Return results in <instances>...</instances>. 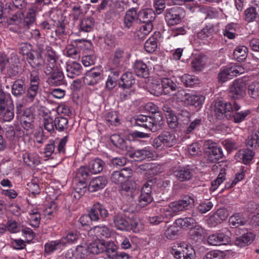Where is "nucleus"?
<instances>
[{"label":"nucleus","instance_id":"1","mask_svg":"<svg viewBox=\"0 0 259 259\" xmlns=\"http://www.w3.org/2000/svg\"><path fill=\"white\" fill-rule=\"evenodd\" d=\"M47 75L51 74L48 79V82L51 85H60L65 83L64 76L62 70L56 64V54L54 52L47 55V63L44 69Z\"/></svg>","mask_w":259,"mask_h":259},{"label":"nucleus","instance_id":"2","mask_svg":"<svg viewBox=\"0 0 259 259\" xmlns=\"http://www.w3.org/2000/svg\"><path fill=\"white\" fill-rule=\"evenodd\" d=\"M194 199L190 196L184 197L182 199L170 202L168 205L161 208V212L165 217L170 218L180 211L188 209L194 205Z\"/></svg>","mask_w":259,"mask_h":259},{"label":"nucleus","instance_id":"3","mask_svg":"<svg viewBox=\"0 0 259 259\" xmlns=\"http://www.w3.org/2000/svg\"><path fill=\"white\" fill-rule=\"evenodd\" d=\"M178 139L176 136L169 132H164L155 138L153 142V147L159 150H165L176 145Z\"/></svg>","mask_w":259,"mask_h":259},{"label":"nucleus","instance_id":"4","mask_svg":"<svg viewBox=\"0 0 259 259\" xmlns=\"http://www.w3.org/2000/svg\"><path fill=\"white\" fill-rule=\"evenodd\" d=\"M158 116L160 119H155V117H149L143 115H140L133 119L134 124L136 126L142 127L145 129H148L152 132H155L157 130V126L160 124V121L162 117L160 114L156 115Z\"/></svg>","mask_w":259,"mask_h":259},{"label":"nucleus","instance_id":"5","mask_svg":"<svg viewBox=\"0 0 259 259\" xmlns=\"http://www.w3.org/2000/svg\"><path fill=\"white\" fill-rule=\"evenodd\" d=\"M170 252L176 259H192L194 254L192 247L184 243L175 244Z\"/></svg>","mask_w":259,"mask_h":259},{"label":"nucleus","instance_id":"6","mask_svg":"<svg viewBox=\"0 0 259 259\" xmlns=\"http://www.w3.org/2000/svg\"><path fill=\"white\" fill-rule=\"evenodd\" d=\"M204 149L207 154V160L210 162H215L223 157V153L221 147L211 140L205 142Z\"/></svg>","mask_w":259,"mask_h":259},{"label":"nucleus","instance_id":"7","mask_svg":"<svg viewBox=\"0 0 259 259\" xmlns=\"http://www.w3.org/2000/svg\"><path fill=\"white\" fill-rule=\"evenodd\" d=\"M244 68L239 65H233L227 67L220 71L218 75L220 82H225L232 79L234 76L241 74L244 72Z\"/></svg>","mask_w":259,"mask_h":259},{"label":"nucleus","instance_id":"8","mask_svg":"<svg viewBox=\"0 0 259 259\" xmlns=\"http://www.w3.org/2000/svg\"><path fill=\"white\" fill-rule=\"evenodd\" d=\"M183 16V9L180 7H175L166 10L165 19L168 25H175L181 22Z\"/></svg>","mask_w":259,"mask_h":259},{"label":"nucleus","instance_id":"9","mask_svg":"<svg viewBox=\"0 0 259 259\" xmlns=\"http://www.w3.org/2000/svg\"><path fill=\"white\" fill-rule=\"evenodd\" d=\"M246 86L242 79L234 81L230 87V96L234 99H240L246 95Z\"/></svg>","mask_w":259,"mask_h":259},{"label":"nucleus","instance_id":"10","mask_svg":"<svg viewBox=\"0 0 259 259\" xmlns=\"http://www.w3.org/2000/svg\"><path fill=\"white\" fill-rule=\"evenodd\" d=\"M53 52V51H48L46 55V61L42 57L41 54L36 51H32L31 54L29 55V57H27V61L30 66L33 68L37 69H41L45 68L46 67V63H47V55L49 53Z\"/></svg>","mask_w":259,"mask_h":259},{"label":"nucleus","instance_id":"11","mask_svg":"<svg viewBox=\"0 0 259 259\" xmlns=\"http://www.w3.org/2000/svg\"><path fill=\"white\" fill-rule=\"evenodd\" d=\"M131 149L132 148L130 149V151H126L125 152H126L130 157L135 161H141L144 159L150 160L153 159L156 156L154 152L147 148L136 150L134 151H132Z\"/></svg>","mask_w":259,"mask_h":259},{"label":"nucleus","instance_id":"12","mask_svg":"<svg viewBox=\"0 0 259 259\" xmlns=\"http://www.w3.org/2000/svg\"><path fill=\"white\" fill-rule=\"evenodd\" d=\"M132 175V169L126 167L119 171H113L111 176V180L116 184L120 185L126 179L131 178Z\"/></svg>","mask_w":259,"mask_h":259},{"label":"nucleus","instance_id":"13","mask_svg":"<svg viewBox=\"0 0 259 259\" xmlns=\"http://www.w3.org/2000/svg\"><path fill=\"white\" fill-rule=\"evenodd\" d=\"M230 241V238L222 232L211 234L207 238L208 244L213 246L226 245Z\"/></svg>","mask_w":259,"mask_h":259},{"label":"nucleus","instance_id":"14","mask_svg":"<svg viewBox=\"0 0 259 259\" xmlns=\"http://www.w3.org/2000/svg\"><path fill=\"white\" fill-rule=\"evenodd\" d=\"M87 253L84 247L78 245L75 248L68 249L65 253L66 259H84Z\"/></svg>","mask_w":259,"mask_h":259},{"label":"nucleus","instance_id":"15","mask_svg":"<svg viewBox=\"0 0 259 259\" xmlns=\"http://www.w3.org/2000/svg\"><path fill=\"white\" fill-rule=\"evenodd\" d=\"M87 253L85 257L90 254H97L102 253L105 250L104 241L98 240L90 243L87 246H84Z\"/></svg>","mask_w":259,"mask_h":259},{"label":"nucleus","instance_id":"16","mask_svg":"<svg viewBox=\"0 0 259 259\" xmlns=\"http://www.w3.org/2000/svg\"><path fill=\"white\" fill-rule=\"evenodd\" d=\"M233 110V106L229 102L220 101L214 107V113L217 118L221 119L225 116V113Z\"/></svg>","mask_w":259,"mask_h":259},{"label":"nucleus","instance_id":"17","mask_svg":"<svg viewBox=\"0 0 259 259\" xmlns=\"http://www.w3.org/2000/svg\"><path fill=\"white\" fill-rule=\"evenodd\" d=\"M65 68L67 75L69 78H74L81 74V66L75 61H67L66 63Z\"/></svg>","mask_w":259,"mask_h":259},{"label":"nucleus","instance_id":"18","mask_svg":"<svg viewBox=\"0 0 259 259\" xmlns=\"http://www.w3.org/2000/svg\"><path fill=\"white\" fill-rule=\"evenodd\" d=\"M173 174L180 181H188L193 177L192 170L187 167H179L175 168Z\"/></svg>","mask_w":259,"mask_h":259},{"label":"nucleus","instance_id":"19","mask_svg":"<svg viewBox=\"0 0 259 259\" xmlns=\"http://www.w3.org/2000/svg\"><path fill=\"white\" fill-rule=\"evenodd\" d=\"M138 20L137 10L131 8L127 10L125 14L123 19V26L124 28L128 29Z\"/></svg>","mask_w":259,"mask_h":259},{"label":"nucleus","instance_id":"20","mask_svg":"<svg viewBox=\"0 0 259 259\" xmlns=\"http://www.w3.org/2000/svg\"><path fill=\"white\" fill-rule=\"evenodd\" d=\"M34 118L32 111L30 108L25 109L21 115V124L26 130H29L32 127V122Z\"/></svg>","mask_w":259,"mask_h":259},{"label":"nucleus","instance_id":"21","mask_svg":"<svg viewBox=\"0 0 259 259\" xmlns=\"http://www.w3.org/2000/svg\"><path fill=\"white\" fill-rule=\"evenodd\" d=\"M107 184V179L104 177H98L93 179L88 187L91 192L97 191L104 188Z\"/></svg>","mask_w":259,"mask_h":259},{"label":"nucleus","instance_id":"22","mask_svg":"<svg viewBox=\"0 0 259 259\" xmlns=\"http://www.w3.org/2000/svg\"><path fill=\"white\" fill-rule=\"evenodd\" d=\"M138 20L144 23H152L155 19V14L154 11L149 9H143L137 13Z\"/></svg>","mask_w":259,"mask_h":259},{"label":"nucleus","instance_id":"23","mask_svg":"<svg viewBox=\"0 0 259 259\" xmlns=\"http://www.w3.org/2000/svg\"><path fill=\"white\" fill-rule=\"evenodd\" d=\"M110 140L115 146L123 151H130L131 148V146L129 145L130 142L125 141L118 135L115 134L112 135Z\"/></svg>","mask_w":259,"mask_h":259},{"label":"nucleus","instance_id":"24","mask_svg":"<svg viewBox=\"0 0 259 259\" xmlns=\"http://www.w3.org/2000/svg\"><path fill=\"white\" fill-rule=\"evenodd\" d=\"M133 67L134 71L137 76L145 78L148 77L149 69L147 65L142 61H136Z\"/></svg>","mask_w":259,"mask_h":259},{"label":"nucleus","instance_id":"25","mask_svg":"<svg viewBox=\"0 0 259 259\" xmlns=\"http://www.w3.org/2000/svg\"><path fill=\"white\" fill-rule=\"evenodd\" d=\"M24 162L28 166H35L40 163V157L36 153L26 152L23 154Z\"/></svg>","mask_w":259,"mask_h":259},{"label":"nucleus","instance_id":"26","mask_svg":"<svg viewBox=\"0 0 259 259\" xmlns=\"http://www.w3.org/2000/svg\"><path fill=\"white\" fill-rule=\"evenodd\" d=\"M161 83L165 95L171 94L178 89L177 84L170 78H163L161 80Z\"/></svg>","mask_w":259,"mask_h":259},{"label":"nucleus","instance_id":"27","mask_svg":"<svg viewBox=\"0 0 259 259\" xmlns=\"http://www.w3.org/2000/svg\"><path fill=\"white\" fill-rule=\"evenodd\" d=\"M64 247H65V243L61 239L51 241L45 244V251L47 253L50 254Z\"/></svg>","mask_w":259,"mask_h":259},{"label":"nucleus","instance_id":"28","mask_svg":"<svg viewBox=\"0 0 259 259\" xmlns=\"http://www.w3.org/2000/svg\"><path fill=\"white\" fill-rule=\"evenodd\" d=\"M100 75L99 71L93 69L85 73L83 78V82L85 84L93 85L96 84L98 82V78Z\"/></svg>","mask_w":259,"mask_h":259},{"label":"nucleus","instance_id":"29","mask_svg":"<svg viewBox=\"0 0 259 259\" xmlns=\"http://www.w3.org/2000/svg\"><path fill=\"white\" fill-rule=\"evenodd\" d=\"M58 211V205L56 202L52 201L46 205L43 210L42 214L47 220L55 217Z\"/></svg>","mask_w":259,"mask_h":259},{"label":"nucleus","instance_id":"30","mask_svg":"<svg viewBox=\"0 0 259 259\" xmlns=\"http://www.w3.org/2000/svg\"><path fill=\"white\" fill-rule=\"evenodd\" d=\"M254 238V234L251 232H247L245 234L237 237L235 241L236 245L243 247L250 244Z\"/></svg>","mask_w":259,"mask_h":259},{"label":"nucleus","instance_id":"31","mask_svg":"<svg viewBox=\"0 0 259 259\" xmlns=\"http://www.w3.org/2000/svg\"><path fill=\"white\" fill-rule=\"evenodd\" d=\"M134 83L135 79L132 73L127 72L122 74L119 85L123 89H128L132 88Z\"/></svg>","mask_w":259,"mask_h":259},{"label":"nucleus","instance_id":"32","mask_svg":"<svg viewBox=\"0 0 259 259\" xmlns=\"http://www.w3.org/2000/svg\"><path fill=\"white\" fill-rule=\"evenodd\" d=\"M247 222L248 219L241 213H235L229 218L230 225L235 227L245 225Z\"/></svg>","mask_w":259,"mask_h":259},{"label":"nucleus","instance_id":"33","mask_svg":"<svg viewBox=\"0 0 259 259\" xmlns=\"http://www.w3.org/2000/svg\"><path fill=\"white\" fill-rule=\"evenodd\" d=\"M25 91L24 81L21 79L15 80L12 87V94L15 97L21 96Z\"/></svg>","mask_w":259,"mask_h":259},{"label":"nucleus","instance_id":"34","mask_svg":"<svg viewBox=\"0 0 259 259\" xmlns=\"http://www.w3.org/2000/svg\"><path fill=\"white\" fill-rule=\"evenodd\" d=\"M13 105L14 103L11 95L0 89V111L5 108Z\"/></svg>","mask_w":259,"mask_h":259},{"label":"nucleus","instance_id":"35","mask_svg":"<svg viewBox=\"0 0 259 259\" xmlns=\"http://www.w3.org/2000/svg\"><path fill=\"white\" fill-rule=\"evenodd\" d=\"M120 193L122 195L132 194L133 191L136 189V183L132 180H129L128 179H126L123 182L120 186Z\"/></svg>","mask_w":259,"mask_h":259},{"label":"nucleus","instance_id":"36","mask_svg":"<svg viewBox=\"0 0 259 259\" xmlns=\"http://www.w3.org/2000/svg\"><path fill=\"white\" fill-rule=\"evenodd\" d=\"M164 111L167 119V122L169 126L171 128H176L178 124L177 117L171 109L168 107H164Z\"/></svg>","mask_w":259,"mask_h":259},{"label":"nucleus","instance_id":"37","mask_svg":"<svg viewBox=\"0 0 259 259\" xmlns=\"http://www.w3.org/2000/svg\"><path fill=\"white\" fill-rule=\"evenodd\" d=\"M39 87L30 85L27 90L26 95L23 99L24 103L26 104L32 103L36 96Z\"/></svg>","mask_w":259,"mask_h":259},{"label":"nucleus","instance_id":"38","mask_svg":"<svg viewBox=\"0 0 259 259\" xmlns=\"http://www.w3.org/2000/svg\"><path fill=\"white\" fill-rule=\"evenodd\" d=\"M114 223L118 230L122 231L130 230V225L128 222L122 216L117 214L114 217Z\"/></svg>","mask_w":259,"mask_h":259},{"label":"nucleus","instance_id":"39","mask_svg":"<svg viewBox=\"0 0 259 259\" xmlns=\"http://www.w3.org/2000/svg\"><path fill=\"white\" fill-rule=\"evenodd\" d=\"M90 233H94L97 238H108L110 236V230L105 226H95L90 230Z\"/></svg>","mask_w":259,"mask_h":259},{"label":"nucleus","instance_id":"40","mask_svg":"<svg viewBox=\"0 0 259 259\" xmlns=\"http://www.w3.org/2000/svg\"><path fill=\"white\" fill-rule=\"evenodd\" d=\"M104 162L100 159H96L91 161L89 163V171L91 174H97L102 171Z\"/></svg>","mask_w":259,"mask_h":259},{"label":"nucleus","instance_id":"41","mask_svg":"<svg viewBox=\"0 0 259 259\" xmlns=\"http://www.w3.org/2000/svg\"><path fill=\"white\" fill-rule=\"evenodd\" d=\"M204 100L205 97L201 95L190 93L188 100L186 101V104L198 106L202 105Z\"/></svg>","mask_w":259,"mask_h":259},{"label":"nucleus","instance_id":"42","mask_svg":"<svg viewBox=\"0 0 259 259\" xmlns=\"http://www.w3.org/2000/svg\"><path fill=\"white\" fill-rule=\"evenodd\" d=\"M238 156L242 160L244 164H248L254 156V152L251 150L245 149L240 150L237 153Z\"/></svg>","mask_w":259,"mask_h":259},{"label":"nucleus","instance_id":"43","mask_svg":"<svg viewBox=\"0 0 259 259\" xmlns=\"http://www.w3.org/2000/svg\"><path fill=\"white\" fill-rule=\"evenodd\" d=\"M248 94L249 96L254 99H259V81L251 82L248 85Z\"/></svg>","mask_w":259,"mask_h":259},{"label":"nucleus","instance_id":"44","mask_svg":"<svg viewBox=\"0 0 259 259\" xmlns=\"http://www.w3.org/2000/svg\"><path fill=\"white\" fill-rule=\"evenodd\" d=\"M14 105L10 106L0 111V119L4 121H10L14 117Z\"/></svg>","mask_w":259,"mask_h":259},{"label":"nucleus","instance_id":"45","mask_svg":"<svg viewBox=\"0 0 259 259\" xmlns=\"http://www.w3.org/2000/svg\"><path fill=\"white\" fill-rule=\"evenodd\" d=\"M150 93L156 96H159L163 93V90L161 81L154 80L149 87Z\"/></svg>","mask_w":259,"mask_h":259},{"label":"nucleus","instance_id":"46","mask_svg":"<svg viewBox=\"0 0 259 259\" xmlns=\"http://www.w3.org/2000/svg\"><path fill=\"white\" fill-rule=\"evenodd\" d=\"M152 29L153 25L152 23H144L137 31V36L140 39H143L150 33Z\"/></svg>","mask_w":259,"mask_h":259},{"label":"nucleus","instance_id":"47","mask_svg":"<svg viewBox=\"0 0 259 259\" xmlns=\"http://www.w3.org/2000/svg\"><path fill=\"white\" fill-rule=\"evenodd\" d=\"M214 32L213 26L208 24L197 33V36L201 39H205L210 36Z\"/></svg>","mask_w":259,"mask_h":259},{"label":"nucleus","instance_id":"48","mask_svg":"<svg viewBox=\"0 0 259 259\" xmlns=\"http://www.w3.org/2000/svg\"><path fill=\"white\" fill-rule=\"evenodd\" d=\"M247 50L245 46H238L234 51V56L238 61H242L247 57Z\"/></svg>","mask_w":259,"mask_h":259},{"label":"nucleus","instance_id":"49","mask_svg":"<svg viewBox=\"0 0 259 259\" xmlns=\"http://www.w3.org/2000/svg\"><path fill=\"white\" fill-rule=\"evenodd\" d=\"M244 19L248 23L254 21L258 15L256 9L253 7L247 8L244 11Z\"/></svg>","mask_w":259,"mask_h":259},{"label":"nucleus","instance_id":"50","mask_svg":"<svg viewBox=\"0 0 259 259\" xmlns=\"http://www.w3.org/2000/svg\"><path fill=\"white\" fill-rule=\"evenodd\" d=\"M79 234L76 231H71L67 233L66 235L63 237L61 239L65 243V246L66 244H72L75 243L78 240Z\"/></svg>","mask_w":259,"mask_h":259},{"label":"nucleus","instance_id":"51","mask_svg":"<svg viewBox=\"0 0 259 259\" xmlns=\"http://www.w3.org/2000/svg\"><path fill=\"white\" fill-rule=\"evenodd\" d=\"M246 144L248 147L257 148L259 146V132L249 136L246 141Z\"/></svg>","mask_w":259,"mask_h":259},{"label":"nucleus","instance_id":"52","mask_svg":"<svg viewBox=\"0 0 259 259\" xmlns=\"http://www.w3.org/2000/svg\"><path fill=\"white\" fill-rule=\"evenodd\" d=\"M94 26V21L91 18H85L80 23L79 26L81 30L84 32L91 31Z\"/></svg>","mask_w":259,"mask_h":259},{"label":"nucleus","instance_id":"53","mask_svg":"<svg viewBox=\"0 0 259 259\" xmlns=\"http://www.w3.org/2000/svg\"><path fill=\"white\" fill-rule=\"evenodd\" d=\"M236 24L234 23L228 24L223 30V34L229 39H233L236 36Z\"/></svg>","mask_w":259,"mask_h":259},{"label":"nucleus","instance_id":"54","mask_svg":"<svg viewBox=\"0 0 259 259\" xmlns=\"http://www.w3.org/2000/svg\"><path fill=\"white\" fill-rule=\"evenodd\" d=\"M44 125L45 129L49 132H53L55 127V119L50 115L46 116L44 119Z\"/></svg>","mask_w":259,"mask_h":259},{"label":"nucleus","instance_id":"55","mask_svg":"<svg viewBox=\"0 0 259 259\" xmlns=\"http://www.w3.org/2000/svg\"><path fill=\"white\" fill-rule=\"evenodd\" d=\"M225 171L224 169H222L219 174L217 178L212 182L210 190L212 191H214L218 187L225 181L226 179L225 178Z\"/></svg>","mask_w":259,"mask_h":259},{"label":"nucleus","instance_id":"56","mask_svg":"<svg viewBox=\"0 0 259 259\" xmlns=\"http://www.w3.org/2000/svg\"><path fill=\"white\" fill-rule=\"evenodd\" d=\"M205 57L197 56L194 58L191 62L192 68L196 71H200L205 65Z\"/></svg>","mask_w":259,"mask_h":259},{"label":"nucleus","instance_id":"57","mask_svg":"<svg viewBox=\"0 0 259 259\" xmlns=\"http://www.w3.org/2000/svg\"><path fill=\"white\" fill-rule=\"evenodd\" d=\"M55 127L59 131H63L68 127V120L66 117L59 116L55 118Z\"/></svg>","mask_w":259,"mask_h":259},{"label":"nucleus","instance_id":"58","mask_svg":"<svg viewBox=\"0 0 259 259\" xmlns=\"http://www.w3.org/2000/svg\"><path fill=\"white\" fill-rule=\"evenodd\" d=\"M144 48L146 52L153 53L157 48L156 39L154 37H150L145 43Z\"/></svg>","mask_w":259,"mask_h":259},{"label":"nucleus","instance_id":"59","mask_svg":"<svg viewBox=\"0 0 259 259\" xmlns=\"http://www.w3.org/2000/svg\"><path fill=\"white\" fill-rule=\"evenodd\" d=\"M87 191V184L83 181H81L76 184L74 188V196L79 197L83 195Z\"/></svg>","mask_w":259,"mask_h":259},{"label":"nucleus","instance_id":"60","mask_svg":"<svg viewBox=\"0 0 259 259\" xmlns=\"http://www.w3.org/2000/svg\"><path fill=\"white\" fill-rule=\"evenodd\" d=\"M181 79L186 87H192L198 83L197 77L189 74H184L182 76Z\"/></svg>","mask_w":259,"mask_h":259},{"label":"nucleus","instance_id":"61","mask_svg":"<svg viewBox=\"0 0 259 259\" xmlns=\"http://www.w3.org/2000/svg\"><path fill=\"white\" fill-rule=\"evenodd\" d=\"M195 220L191 217L180 218L176 221L177 226L182 228H187L194 224Z\"/></svg>","mask_w":259,"mask_h":259},{"label":"nucleus","instance_id":"62","mask_svg":"<svg viewBox=\"0 0 259 259\" xmlns=\"http://www.w3.org/2000/svg\"><path fill=\"white\" fill-rule=\"evenodd\" d=\"M105 119L111 125H117L119 122L118 115L116 111L108 112L106 115Z\"/></svg>","mask_w":259,"mask_h":259},{"label":"nucleus","instance_id":"63","mask_svg":"<svg viewBox=\"0 0 259 259\" xmlns=\"http://www.w3.org/2000/svg\"><path fill=\"white\" fill-rule=\"evenodd\" d=\"M250 113L249 110H245L240 112H236L233 115L235 123H240L244 120L246 117Z\"/></svg>","mask_w":259,"mask_h":259},{"label":"nucleus","instance_id":"64","mask_svg":"<svg viewBox=\"0 0 259 259\" xmlns=\"http://www.w3.org/2000/svg\"><path fill=\"white\" fill-rule=\"evenodd\" d=\"M29 219L31 226L34 227H37L39 224L40 215L36 210H32L29 213Z\"/></svg>","mask_w":259,"mask_h":259}]
</instances>
